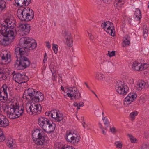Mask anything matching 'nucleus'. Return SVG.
I'll return each mask as SVG.
<instances>
[{
  "mask_svg": "<svg viewBox=\"0 0 149 149\" xmlns=\"http://www.w3.org/2000/svg\"><path fill=\"white\" fill-rule=\"evenodd\" d=\"M58 45L56 44H53V49L55 54H57L58 51Z\"/></svg>",
  "mask_w": 149,
  "mask_h": 149,
  "instance_id": "nucleus-44",
  "label": "nucleus"
},
{
  "mask_svg": "<svg viewBox=\"0 0 149 149\" xmlns=\"http://www.w3.org/2000/svg\"><path fill=\"white\" fill-rule=\"evenodd\" d=\"M11 107H8L6 112L8 116L11 119L17 118L23 114L24 107L19 106L17 103H11Z\"/></svg>",
  "mask_w": 149,
  "mask_h": 149,
  "instance_id": "nucleus-3",
  "label": "nucleus"
},
{
  "mask_svg": "<svg viewBox=\"0 0 149 149\" xmlns=\"http://www.w3.org/2000/svg\"><path fill=\"white\" fill-rule=\"evenodd\" d=\"M7 145L9 148L12 147L13 145V140L11 139L9 140L7 143Z\"/></svg>",
  "mask_w": 149,
  "mask_h": 149,
  "instance_id": "nucleus-39",
  "label": "nucleus"
},
{
  "mask_svg": "<svg viewBox=\"0 0 149 149\" xmlns=\"http://www.w3.org/2000/svg\"><path fill=\"white\" fill-rule=\"evenodd\" d=\"M36 140L34 139V141L36 144L38 145H42L45 141L44 136L40 137V138H36Z\"/></svg>",
  "mask_w": 149,
  "mask_h": 149,
  "instance_id": "nucleus-24",
  "label": "nucleus"
},
{
  "mask_svg": "<svg viewBox=\"0 0 149 149\" xmlns=\"http://www.w3.org/2000/svg\"><path fill=\"white\" fill-rule=\"evenodd\" d=\"M128 97L131 98V100L133 102L137 97V95L133 93H130L128 95Z\"/></svg>",
  "mask_w": 149,
  "mask_h": 149,
  "instance_id": "nucleus-34",
  "label": "nucleus"
},
{
  "mask_svg": "<svg viewBox=\"0 0 149 149\" xmlns=\"http://www.w3.org/2000/svg\"><path fill=\"white\" fill-rule=\"evenodd\" d=\"M105 31L106 32L109 33V34H110L112 36H113L114 35L115 31L114 28L113 26H110L109 29H108L107 28Z\"/></svg>",
  "mask_w": 149,
  "mask_h": 149,
  "instance_id": "nucleus-26",
  "label": "nucleus"
},
{
  "mask_svg": "<svg viewBox=\"0 0 149 149\" xmlns=\"http://www.w3.org/2000/svg\"><path fill=\"white\" fill-rule=\"evenodd\" d=\"M130 37L128 35H126L125 37L124 38L125 40L123 42V44L125 45H123V47H125L129 45L130 43Z\"/></svg>",
  "mask_w": 149,
  "mask_h": 149,
  "instance_id": "nucleus-30",
  "label": "nucleus"
},
{
  "mask_svg": "<svg viewBox=\"0 0 149 149\" xmlns=\"http://www.w3.org/2000/svg\"><path fill=\"white\" fill-rule=\"evenodd\" d=\"M106 119V118H105V117H103V118H102V120H103V121H105V120Z\"/></svg>",
  "mask_w": 149,
  "mask_h": 149,
  "instance_id": "nucleus-63",
  "label": "nucleus"
},
{
  "mask_svg": "<svg viewBox=\"0 0 149 149\" xmlns=\"http://www.w3.org/2000/svg\"><path fill=\"white\" fill-rule=\"evenodd\" d=\"M99 125V127L102 130V132L103 134L104 135L106 134V130H105L104 129V127L102 125L101 123H98Z\"/></svg>",
  "mask_w": 149,
  "mask_h": 149,
  "instance_id": "nucleus-41",
  "label": "nucleus"
},
{
  "mask_svg": "<svg viewBox=\"0 0 149 149\" xmlns=\"http://www.w3.org/2000/svg\"><path fill=\"white\" fill-rule=\"evenodd\" d=\"M1 56L2 62H5L4 63H3L4 64L8 63L11 61V55L6 51L3 52L1 54Z\"/></svg>",
  "mask_w": 149,
  "mask_h": 149,
  "instance_id": "nucleus-11",
  "label": "nucleus"
},
{
  "mask_svg": "<svg viewBox=\"0 0 149 149\" xmlns=\"http://www.w3.org/2000/svg\"><path fill=\"white\" fill-rule=\"evenodd\" d=\"M61 89L62 91H64V88L63 86H61Z\"/></svg>",
  "mask_w": 149,
  "mask_h": 149,
  "instance_id": "nucleus-60",
  "label": "nucleus"
},
{
  "mask_svg": "<svg viewBox=\"0 0 149 149\" xmlns=\"http://www.w3.org/2000/svg\"><path fill=\"white\" fill-rule=\"evenodd\" d=\"M2 68L0 67V79H3L4 75V74L2 71Z\"/></svg>",
  "mask_w": 149,
  "mask_h": 149,
  "instance_id": "nucleus-47",
  "label": "nucleus"
},
{
  "mask_svg": "<svg viewBox=\"0 0 149 149\" xmlns=\"http://www.w3.org/2000/svg\"><path fill=\"white\" fill-rule=\"evenodd\" d=\"M47 57H44V60H43V62L44 63H45V61H46L47 60Z\"/></svg>",
  "mask_w": 149,
  "mask_h": 149,
  "instance_id": "nucleus-57",
  "label": "nucleus"
},
{
  "mask_svg": "<svg viewBox=\"0 0 149 149\" xmlns=\"http://www.w3.org/2000/svg\"><path fill=\"white\" fill-rule=\"evenodd\" d=\"M128 136L130 138V139L131 140V142L132 143H135V141H136L137 139L134 138L132 135L128 134Z\"/></svg>",
  "mask_w": 149,
  "mask_h": 149,
  "instance_id": "nucleus-43",
  "label": "nucleus"
},
{
  "mask_svg": "<svg viewBox=\"0 0 149 149\" xmlns=\"http://www.w3.org/2000/svg\"><path fill=\"white\" fill-rule=\"evenodd\" d=\"M1 89H0V96H1V97H2V92H1Z\"/></svg>",
  "mask_w": 149,
  "mask_h": 149,
  "instance_id": "nucleus-61",
  "label": "nucleus"
},
{
  "mask_svg": "<svg viewBox=\"0 0 149 149\" xmlns=\"http://www.w3.org/2000/svg\"><path fill=\"white\" fill-rule=\"evenodd\" d=\"M68 92L67 93L68 97H71V100H72V97H74L75 100H79L81 98V93L79 91L77 90V88L75 87H70L68 90Z\"/></svg>",
  "mask_w": 149,
  "mask_h": 149,
  "instance_id": "nucleus-9",
  "label": "nucleus"
},
{
  "mask_svg": "<svg viewBox=\"0 0 149 149\" xmlns=\"http://www.w3.org/2000/svg\"><path fill=\"white\" fill-rule=\"evenodd\" d=\"M42 131L40 129H36L34 130V132L32 133V136L33 138H40V137L43 136L42 134H41Z\"/></svg>",
  "mask_w": 149,
  "mask_h": 149,
  "instance_id": "nucleus-20",
  "label": "nucleus"
},
{
  "mask_svg": "<svg viewBox=\"0 0 149 149\" xmlns=\"http://www.w3.org/2000/svg\"><path fill=\"white\" fill-rule=\"evenodd\" d=\"M113 65L112 62L109 61H106L104 63V71L108 73L111 72Z\"/></svg>",
  "mask_w": 149,
  "mask_h": 149,
  "instance_id": "nucleus-18",
  "label": "nucleus"
},
{
  "mask_svg": "<svg viewBox=\"0 0 149 149\" xmlns=\"http://www.w3.org/2000/svg\"><path fill=\"white\" fill-rule=\"evenodd\" d=\"M25 108L28 113L34 115L39 114L42 111V107L40 104H27Z\"/></svg>",
  "mask_w": 149,
  "mask_h": 149,
  "instance_id": "nucleus-6",
  "label": "nucleus"
},
{
  "mask_svg": "<svg viewBox=\"0 0 149 149\" xmlns=\"http://www.w3.org/2000/svg\"><path fill=\"white\" fill-rule=\"evenodd\" d=\"M2 133H3V132L2 131V129L0 128V135Z\"/></svg>",
  "mask_w": 149,
  "mask_h": 149,
  "instance_id": "nucleus-59",
  "label": "nucleus"
},
{
  "mask_svg": "<svg viewBox=\"0 0 149 149\" xmlns=\"http://www.w3.org/2000/svg\"><path fill=\"white\" fill-rule=\"evenodd\" d=\"M95 78L98 80L103 81L105 79V76L102 73H98L96 74Z\"/></svg>",
  "mask_w": 149,
  "mask_h": 149,
  "instance_id": "nucleus-27",
  "label": "nucleus"
},
{
  "mask_svg": "<svg viewBox=\"0 0 149 149\" xmlns=\"http://www.w3.org/2000/svg\"><path fill=\"white\" fill-rule=\"evenodd\" d=\"M110 130L111 132L113 133H114L116 132V128L114 127L110 128Z\"/></svg>",
  "mask_w": 149,
  "mask_h": 149,
  "instance_id": "nucleus-52",
  "label": "nucleus"
},
{
  "mask_svg": "<svg viewBox=\"0 0 149 149\" xmlns=\"http://www.w3.org/2000/svg\"><path fill=\"white\" fill-rule=\"evenodd\" d=\"M45 114L47 116H51V111H49L46 112H45Z\"/></svg>",
  "mask_w": 149,
  "mask_h": 149,
  "instance_id": "nucleus-54",
  "label": "nucleus"
},
{
  "mask_svg": "<svg viewBox=\"0 0 149 149\" xmlns=\"http://www.w3.org/2000/svg\"><path fill=\"white\" fill-rule=\"evenodd\" d=\"M149 66V64H147L146 63H145L143 65H142L141 64V67L143 69V70H144L145 69H146Z\"/></svg>",
  "mask_w": 149,
  "mask_h": 149,
  "instance_id": "nucleus-48",
  "label": "nucleus"
},
{
  "mask_svg": "<svg viewBox=\"0 0 149 149\" xmlns=\"http://www.w3.org/2000/svg\"><path fill=\"white\" fill-rule=\"evenodd\" d=\"M132 68L134 70L136 71H142L143 69L141 67V64L135 62H134L132 65Z\"/></svg>",
  "mask_w": 149,
  "mask_h": 149,
  "instance_id": "nucleus-23",
  "label": "nucleus"
},
{
  "mask_svg": "<svg viewBox=\"0 0 149 149\" xmlns=\"http://www.w3.org/2000/svg\"><path fill=\"white\" fill-rule=\"evenodd\" d=\"M141 149H149V147H148L146 145L142 146Z\"/></svg>",
  "mask_w": 149,
  "mask_h": 149,
  "instance_id": "nucleus-55",
  "label": "nucleus"
},
{
  "mask_svg": "<svg viewBox=\"0 0 149 149\" xmlns=\"http://www.w3.org/2000/svg\"><path fill=\"white\" fill-rule=\"evenodd\" d=\"M115 144L117 148H120L122 147V144L121 143H120L119 142H116L115 143Z\"/></svg>",
  "mask_w": 149,
  "mask_h": 149,
  "instance_id": "nucleus-46",
  "label": "nucleus"
},
{
  "mask_svg": "<svg viewBox=\"0 0 149 149\" xmlns=\"http://www.w3.org/2000/svg\"><path fill=\"white\" fill-rule=\"evenodd\" d=\"M22 74L19 73L15 74L13 76V79L16 82L21 84Z\"/></svg>",
  "mask_w": 149,
  "mask_h": 149,
  "instance_id": "nucleus-22",
  "label": "nucleus"
},
{
  "mask_svg": "<svg viewBox=\"0 0 149 149\" xmlns=\"http://www.w3.org/2000/svg\"><path fill=\"white\" fill-rule=\"evenodd\" d=\"M10 34L3 35H0V44L3 46H8L11 42L13 41L15 37V35L12 31Z\"/></svg>",
  "mask_w": 149,
  "mask_h": 149,
  "instance_id": "nucleus-7",
  "label": "nucleus"
},
{
  "mask_svg": "<svg viewBox=\"0 0 149 149\" xmlns=\"http://www.w3.org/2000/svg\"><path fill=\"white\" fill-rule=\"evenodd\" d=\"M65 38L66 40V43L68 46L72 47V38L70 36V33L69 32H65Z\"/></svg>",
  "mask_w": 149,
  "mask_h": 149,
  "instance_id": "nucleus-19",
  "label": "nucleus"
},
{
  "mask_svg": "<svg viewBox=\"0 0 149 149\" xmlns=\"http://www.w3.org/2000/svg\"><path fill=\"white\" fill-rule=\"evenodd\" d=\"M38 123L39 126L47 133L53 132L56 127L55 124L50 123L49 120L44 117H40L38 119Z\"/></svg>",
  "mask_w": 149,
  "mask_h": 149,
  "instance_id": "nucleus-5",
  "label": "nucleus"
},
{
  "mask_svg": "<svg viewBox=\"0 0 149 149\" xmlns=\"http://www.w3.org/2000/svg\"><path fill=\"white\" fill-rule=\"evenodd\" d=\"M88 36L89 37L90 39V40H93L94 38L93 36H92L91 33H88Z\"/></svg>",
  "mask_w": 149,
  "mask_h": 149,
  "instance_id": "nucleus-51",
  "label": "nucleus"
},
{
  "mask_svg": "<svg viewBox=\"0 0 149 149\" xmlns=\"http://www.w3.org/2000/svg\"><path fill=\"white\" fill-rule=\"evenodd\" d=\"M92 93H93L97 97V95L93 91H92Z\"/></svg>",
  "mask_w": 149,
  "mask_h": 149,
  "instance_id": "nucleus-62",
  "label": "nucleus"
},
{
  "mask_svg": "<svg viewBox=\"0 0 149 149\" xmlns=\"http://www.w3.org/2000/svg\"><path fill=\"white\" fill-rule=\"evenodd\" d=\"M61 149H75V148L72 146H69L65 148L62 147Z\"/></svg>",
  "mask_w": 149,
  "mask_h": 149,
  "instance_id": "nucleus-50",
  "label": "nucleus"
},
{
  "mask_svg": "<svg viewBox=\"0 0 149 149\" xmlns=\"http://www.w3.org/2000/svg\"><path fill=\"white\" fill-rule=\"evenodd\" d=\"M73 105L75 107H77V109H79L80 107H83L84 106V103L83 102L80 103H77L75 102L73 104Z\"/></svg>",
  "mask_w": 149,
  "mask_h": 149,
  "instance_id": "nucleus-36",
  "label": "nucleus"
},
{
  "mask_svg": "<svg viewBox=\"0 0 149 149\" xmlns=\"http://www.w3.org/2000/svg\"><path fill=\"white\" fill-rule=\"evenodd\" d=\"M1 29L0 30V32L1 35H5L8 34H10L12 31L14 33V35L15 33L14 31L10 29L7 28L6 25L5 24H3L1 25Z\"/></svg>",
  "mask_w": 149,
  "mask_h": 149,
  "instance_id": "nucleus-15",
  "label": "nucleus"
},
{
  "mask_svg": "<svg viewBox=\"0 0 149 149\" xmlns=\"http://www.w3.org/2000/svg\"><path fill=\"white\" fill-rule=\"evenodd\" d=\"M133 102L132 100L131 99V98H130L127 95L125 99L124 104L125 105L127 106Z\"/></svg>",
  "mask_w": 149,
  "mask_h": 149,
  "instance_id": "nucleus-31",
  "label": "nucleus"
},
{
  "mask_svg": "<svg viewBox=\"0 0 149 149\" xmlns=\"http://www.w3.org/2000/svg\"><path fill=\"white\" fill-rule=\"evenodd\" d=\"M44 57H47V54L46 53L45 54Z\"/></svg>",
  "mask_w": 149,
  "mask_h": 149,
  "instance_id": "nucleus-64",
  "label": "nucleus"
},
{
  "mask_svg": "<svg viewBox=\"0 0 149 149\" xmlns=\"http://www.w3.org/2000/svg\"><path fill=\"white\" fill-rule=\"evenodd\" d=\"M115 89L117 92L122 95L126 94L129 90L128 87L121 81L118 83L116 86Z\"/></svg>",
  "mask_w": 149,
  "mask_h": 149,
  "instance_id": "nucleus-10",
  "label": "nucleus"
},
{
  "mask_svg": "<svg viewBox=\"0 0 149 149\" xmlns=\"http://www.w3.org/2000/svg\"><path fill=\"white\" fill-rule=\"evenodd\" d=\"M110 26H113V24L111 22H110L109 21L106 22H104L102 24H101V26L102 27L103 29H105V28L106 27H107V29H109L110 28Z\"/></svg>",
  "mask_w": 149,
  "mask_h": 149,
  "instance_id": "nucleus-29",
  "label": "nucleus"
},
{
  "mask_svg": "<svg viewBox=\"0 0 149 149\" xmlns=\"http://www.w3.org/2000/svg\"><path fill=\"white\" fill-rule=\"evenodd\" d=\"M5 138L3 135V133L0 135V141H3L5 140Z\"/></svg>",
  "mask_w": 149,
  "mask_h": 149,
  "instance_id": "nucleus-49",
  "label": "nucleus"
},
{
  "mask_svg": "<svg viewBox=\"0 0 149 149\" xmlns=\"http://www.w3.org/2000/svg\"><path fill=\"white\" fill-rule=\"evenodd\" d=\"M137 111H134L131 113L130 114V116L132 120H133L134 119V117L136 116L138 114Z\"/></svg>",
  "mask_w": 149,
  "mask_h": 149,
  "instance_id": "nucleus-37",
  "label": "nucleus"
},
{
  "mask_svg": "<svg viewBox=\"0 0 149 149\" xmlns=\"http://www.w3.org/2000/svg\"><path fill=\"white\" fill-rule=\"evenodd\" d=\"M22 80L21 81V84L22 83H25L28 81L29 80L27 76L25 75L22 74L21 77Z\"/></svg>",
  "mask_w": 149,
  "mask_h": 149,
  "instance_id": "nucleus-35",
  "label": "nucleus"
},
{
  "mask_svg": "<svg viewBox=\"0 0 149 149\" xmlns=\"http://www.w3.org/2000/svg\"><path fill=\"white\" fill-rule=\"evenodd\" d=\"M103 1L106 3L109 4L112 1V0H103Z\"/></svg>",
  "mask_w": 149,
  "mask_h": 149,
  "instance_id": "nucleus-53",
  "label": "nucleus"
},
{
  "mask_svg": "<svg viewBox=\"0 0 149 149\" xmlns=\"http://www.w3.org/2000/svg\"><path fill=\"white\" fill-rule=\"evenodd\" d=\"M134 15L136 17H139V19H141L142 17L141 12L139 8H137L136 9Z\"/></svg>",
  "mask_w": 149,
  "mask_h": 149,
  "instance_id": "nucleus-32",
  "label": "nucleus"
},
{
  "mask_svg": "<svg viewBox=\"0 0 149 149\" xmlns=\"http://www.w3.org/2000/svg\"><path fill=\"white\" fill-rule=\"evenodd\" d=\"M1 89H2V92H3L5 95L2 96V97L0 96V97L1 98H2L3 99V100H6V98L7 97V90H9L8 88L7 87V85L6 84H3L2 86Z\"/></svg>",
  "mask_w": 149,
  "mask_h": 149,
  "instance_id": "nucleus-21",
  "label": "nucleus"
},
{
  "mask_svg": "<svg viewBox=\"0 0 149 149\" xmlns=\"http://www.w3.org/2000/svg\"><path fill=\"white\" fill-rule=\"evenodd\" d=\"M19 29L20 31L24 34L27 35L30 30V26L28 24H21L19 25Z\"/></svg>",
  "mask_w": 149,
  "mask_h": 149,
  "instance_id": "nucleus-14",
  "label": "nucleus"
},
{
  "mask_svg": "<svg viewBox=\"0 0 149 149\" xmlns=\"http://www.w3.org/2000/svg\"><path fill=\"white\" fill-rule=\"evenodd\" d=\"M65 138L67 142H70L71 144L76 145L79 141V137L74 133H72L69 131H67Z\"/></svg>",
  "mask_w": 149,
  "mask_h": 149,
  "instance_id": "nucleus-8",
  "label": "nucleus"
},
{
  "mask_svg": "<svg viewBox=\"0 0 149 149\" xmlns=\"http://www.w3.org/2000/svg\"><path fill=\"white\" fill-rule=\"evenodd\" d=\"M104 121H105L104 122V124L105 126V127H104V129L105 130H107V128L108 127V125L109 123V122L107 118H106L105 120Z\"/></svg>",
  "mask_w": 149,
  "mask_h": 149,
  "instance_id": "nucleus-45",
  "label": "nucleus"
},
{
  "mask_svg": "<svg viewBox=\"0 0 149 149\" xmlns=\"http://www.w3.org/2000/svg\"><path fill=\"white\" fill-rule=\"evenodd\" d=\"M23 97L36 102L42 101L44 98L43 94L41 92L30 88L25 91Z\"/></svg>",
  "mask_w": 149,
  "mask_h": 149,
  "instance_id": "nucleus-2",
  "label": "nucleus"
},
{
  "mask_svg": "<svg viewBox=\"0 0 149 149\" xmlns=\"http://www.w3.org/2000/svg\"><path fill=\"white\" fill-rule=\"evenodd\" d=\"M46 46L48 48H50L51 46L50 43L49 42H47L46 43Z\"/></svg>",
  "mask_w": 149,
  "mask_h": 149,
  "instance_id": "nucleus-56",
  "label": "nucleus"
},
{
  "mask_svg": "<svg viewBox=\"0 0 149 149\" xmlns=\"http://www.w3.org/2000/svg\"><path fill=\"white\" fill-rule=\"evenodd\" d=\"M51 117L57 122L61 121L63 118L62 115L60 113L58 114L56 110L51 111Z\"/></svg>",
  "mask_w": 149,
  "mask_h": 149,
  "instance_id": "nucleus-12",
  "label": "nucleus"
},
{
  "mask_svg": "<svg viewBox=\"0 0 149 149\" xmlns=\"http://www.w3.org/2000/svg\"><path fill=\"white\" fill-rule=\"evenodd\" d=\"M15 21L13 19L7 18L4 21V23L3 24H5L7 28L13 30V28L15 27Z\"/></svg>",
  "mask_w": 149,
  "mask_h": 149,
  "instance_id": "nucleus-13",
  "label": "nucleus"
},
{
  "mask_svg": "<svg viewBox=\"0 0 149 149\" xmlns=\"http://www.w3.org/2000/svg\"><path fill=\"white\" fill-rule=\"evenodd\" d=\"M108 53L107 54V55L111 57L115 56V51H113L111 52L108 51Z\"/></svg>",
  "mask_w": 149,
  "mask_h": 149,
  "instance_id": "nucleus-40",
  "label": "nucleus"
},
{
  "mask_svg": "<svg viewBox=\"0 0 149 149\" xmlns=\"http://www.w3.org/2000/svg\"><path fill=\"white\" fill-rule=\"evenodd\" d=\"M15 5L16 6H21L24 7L28 6L31 3V0H15Z\"/></svg>",
  "mask_w": 149,
  "mask_h": 149,
  "instance_id": "nucleus-16",
  "label": "nucleus"
},
{
  "mask_svg": "<svg viewBox=\"0 0 149 149\" xmlns=\"http://www.w3.org/2000/svg\"><path fill=\"white\" fill-rule=\"evenodd\" d=\"M9 125V122L6 117L3 115H0V127H5Z\"/></svg>",
  "mask_w": 149,
  "mask_h": 149,
  "instance_id": "nucleus-17",
  "label": "nucleus"
},
{
  "mask_svg": "<svg viewBox=\"0 0 149 149\" xmlns=\"http://www.w3.org/2000/svg\"><path fill=\"white\" fill-rule=\"evenodd\" d=\"M17 14L19 19L22 21H30L34 16L33 10L28 7L20 8L17 10Z\"/></svg>",
  "mask_w": 149,
  "mask_h": 149,
  "instance_id": "nucleus-4",
  "label": "nucleus"
},
{
  "mask_svg": "<svg viewBox=\"0 0 149 149\" xmlns=\"http://www.w3.org/2000/svg\"><path fill=\"white\" fill-rule=\"evenodd\" d=\"M37 45L35 40L29 37L22 38L19 40V44L15 47V54L17 59L15 65L18 69L23 70L30 66L29 60L25 56L27 55L25 49L33 50Z\"/></svg>",
  "mask_w": 149,
  "mask_h": 149,
  "instance_id": "nucleus-1",
  "label": "nucleus"
},
{
  "mask_svg": "<svg viewBox=\"0 0 149 149\" xmlns=\"http://www.w3.org/2000/svg\"><path fill=\"white\" fill-rule=\"evenodd\" d=\"M84 84L86 85V86L87 87V88H88L89 89L90 88L88 86V84H87V83L86 82H85Z\"/></svg>",
  "mask_w": 149,
  "mask_h": 149,
  "instance_id": "nucleus-58",
  "label": "nucleus"
},
{
  "mask_svg": "<svg viewBox=\"0 0 149 149\" xmlns=\"http://www.w3.org/2000/svg\"><path fill=\"white\" fill-rule=\"evenodd\" d=\"M146 83L143 81H141L138 82L136 87L138 90H141L145 87Z\"/></svg>",
  "mask_w": 149,
  "mask_h": 149,
  "instance_id": "nucleus-28",
  "label": "nucleus"
},
{
  "mask_svg": "<svg viewBox=\"0 0 149 149\" xmlns=\"http://www.w3.org/2000/svg\"><path fill=\"white\" fill-rule=\"evenodd\" d=\"M140 19H139V17H135L132 22L134 24H138L139 23Z\"/></svg>",
  "mask_w": 149,
  "mask_h": 149,
  "instance_id": "nucleus-38",
  "label": "nucleus"
},
{
  "mask_svg": "<svg viewBox=\"0 0 149 149\" xmlns=\"http://www.w3.org/2000/svg\"><path fill=\"white\" fill-rule=\"evenodd\" d=\"M143 35L145 37H146L148 36L147 33L148 32V30L146 26H144V28L143 29Z\"/></svg>",
  "mask_w": 149,
  "mask_h": 149,
  "instance_id": "nucleus-42",
  "label": "nucleus"
},
{
  "mask_svg": "<svg viewBox=\"0 0 149 149\" xmlns=\"http://www.w3.org/2000/svg\"><path fill=\"white\" fill-rule=\"evenodd\" d=\"M123 0H115L114 3V6L116 8L119 10L121 9V7L123 4L122 2Z\"/></svg>",
  "mask_w": 149,
  "mask_h": 149,
  "instance_id": "nucleus-25",
  "label": "nucleus"
},
{
  "mask_svg": "<svg viewBox=\"0 0 149 149\" xmlns=\"http://www.w3.org/2000/svg\"><path fill=\"white\" fill-rule=\"evenodd\" d=\"M6 7V2L5 1L0 0V12L2 11Z\"/></svg>",
  "mask_w": 149,
  "mask_h": 149,
  "instance_id": "nucleus-33",
  "label": "nucleus"
}]
</instances>
